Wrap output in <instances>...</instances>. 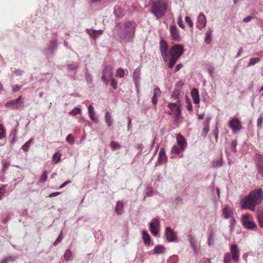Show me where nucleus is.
I'll return each mask as SVG.
<instances>
[{
	"mask_svg": "<svg viewBox=\"0 0 263 263\" xmlns=\"http://www.w3.org/2000/svg\"><path fill=\"white\" fill-rule=\"evenodd\" d=\"M191 95L195 104H198L200 101V97L198 90L196 88H194L191 92Z\"/></svg>",
	"mask_w": 263,
	"mask_h": 263,
	"instance_id": "nucleus-19",
	"label": "nucleus"
},
{
	"mask_svg": "<svg viewBox=\"0 0 263 263\" xmlns=\"http://www.w3.org/2000/svg\"><path fill=\"white\" fill-rule=\"evenodd\" d=\"M241 221L243 226L247 229L253 230L256 228V224L253 221V216L250 214L242 215Z\"/></svg>",
	"mask_w": 263,
	"mask_h": 263,
	"instance_id": "nucleus-4",
	"label": "nucleus"
},
{
	"mask_svg": "<svg viewBox=\"0 0 263 263\" xmlns=\"http://www.w3.org/2000/svg\"><path fill=\"white\" fill-rule=\"evenodd\" d=\"M255 160L258 167L259 173L263 176V157L256 154L255 156Z\"/></svg>",
	"mask_w": 263,
	"mask_h": 263,
	"instance_id": "nucleus-17",
	"label": "nucleus"
},
{
	"mask_svg": "<svg viewBox=\"0 0 263 263\" xmlns=\"http://www.w3.org/2000/svg\"><path fill=\"white\" fill-rule=\"evenodd\" d=\"M160 49L163 60L167 62L168 60V45L166 42L163 40L160 42Z\"/></svg>",
	"mask_w": 263,
	"mask_h": 263,
	"instance_id": "nucleus-10",
	"label": "nucleus"
},
{
	"mask_svg": "<svg viewBox=\"0 0 263 263\" xmlns=\"http://www.w3.org/2000/svg\"><path fill=\"white\" fill-rule=\"evenodd\" d=\"M88 114L89 117L90 119L93 121L94 122L97 123H98V120L97 117H95V112L93 110V108L92 105H89L88 106Z\"/></svg>",
	"mask_w": 263,
	"mask_h": 263,
	"instance_id": "nucleus-22",
	"label": "nucleus"
},
{
	"mask_svg": "<svg viewBox=\"0 0 263 263\" xmlns=\"http://www.w3.org/2000/svg\"><path fill=\"white\" fill-rule=\"evenodd\" d=\"M167 156L165 154L164 148H161L159 152L158 161L160 163H163L166 161Z\"/></svg>",
	"mask_w": 263,
	"mask_h": 263,
	"instance_id": "nucleus-20",
	"label": "nucleus"
},
{
	"mask_svg": "<svg viewBox=\"0 0 263 263\" xmlns=\"http://www.w3.org/2000/svg\"><path fill=\"white\" fill-rule=\"evenodd\" d=\"M214 241V234L213 232H211L210 236L209 237L208 242L209 246L213 245Z\"/></svg>",
	"mask_w": 263,
	"mask_h": 263,
	"instance_id": "nucleus-40",
	"label": "nucleus"
},
{
	"mask_svg": "<svg viewBox=\"0 0 263 263\" xmlns=\"http://www.w3.org/2000/svg\"><path fill=\"white\" fill-rule=\"evenodd\" d=\"M252 19H253V16H248L246 17H245L243 20V21L245 22V23H248L250 21H251Z\"/></svg>",
	"mask_w": 263,
	"mask_h": 263,
	"instance_id": "nucleus-55",
	"label": "nucleus"
},
{
	"mask_svg": "<svg viewBox=\"0 0 263 263\" xmlns=\"http://www.w3.org/2000/svg\"><path fill=\"white\" fill-rule=\"evenodd\" d=\"M177 23L179 26L181 28H184V25L183 24L181 15L180 14L177 18Z\"/></svg>",
	"mask_w": 263,
	"mask_h": 263,
	"instance_id": "nucleus-45",
	"label": "nucleus"
},
{
	"mask_svg": "<svg viewBox=\"0 0 263 263\" xmlns=\"http://www.w3.org/2000/svg\"><path fill=\"white\" fill-rule=\"evenodd\" d=\"M182 67V65L181 64H178L176 65V67H175V72H177L178 71H179L181 68Z\"/></svg>",
	"mask_w": 263,
	"mask_h": 263,
	"instance_id": "nucleus-59",
	"label": "nucleus"
},
{
	"mask_svg": "<svg viewBox=\"0 0 263 263\" xmlns=\"http://www.w3.org/2000/svg\"><path fill=\"white\" fill-rule=\"evenodd\" d=\"M32 141H33V139H30L29 141H28L27 142H26L22 147V149L24 151V152H27L29 149V148L31 145V144L32 143Z\"/></svg>",
	"mask_w": 263,
	"mask_h": 263,
	"instance_id": "nucleus-35",
	"label": "nucleus"
},
{
	"mask_svg": "<svg viewBox=\"0 0 263 263\" xmlns=\"http://www.w3.org/2000/svg\"><path fill=\"white\" fill-rule=\"evenodd\" d=\"M60 194V192H54V193H52L49 194V197L52 198L53 197L57 196H58V195H59Z\"/></svg>",
	"mask_w": 263,
	"mask_h": 263,
	"instance_id": "nucleus-57",
	"label": "nucleus"
},
{
	"mask_svg": "<svg viewBox=\"0 0 263 263\" xmlns=\"http://www.w3.org/2000/svg\"><path fill=\"white\" fill-rule=\"evenodd\" d=\"M165 236L168 242L176 241L177 240V237L174 231L170 227H168L165 228Z\"/></svg>",
	"mask_w": 263,
	"mask_h": 263,
	"instance_id": "nucleus-13",
	"label": "nucleus"
},
{
	"mask_svg": "<svg viewBox=\"0 0 263 263\" xmlns=\"http://www.w3.org/2000/svg\"><path fill=\"white\" fill-rule=\"evenodd\" d=\"M170 53L171 55L179 58L183 53V47L181 45H175L171 48Z\"/></svg>",
	"mask_w": 263,
	"mask_h": 263,
	"instance_id": "nucleus-8",
	"label": "nucleus"
},
{
	"mask_svg": "<svg viewBox=\"0 0 263 263\" xmlns=\"http://www.w3.org/2000/svg\"><path fill=\"white\" fill-rule=\"evenodd\" d=\"M259 61H260V59L258 58H251L250 60V62L248 65V66H251L254 65L255 64L259 62Z\"/></svg>",
	"mask_w": 263,
	"mask_h": 263,
	"instance_id": "nucleus-39",
	"label": "nucleus"
},
{
	"mask_svg": "<svg viewBox=\"0 0 263 263\" xmlns=\"http://www.w3.org/2000/svg\"><path fill=\"white\" fill-rule=\"evenodd\" d=\"M183 83L182 82L179 81V82H178L176 84V87H181L183 86Z\"/></svg>",
	"mask_w": 263,
	"mask_h": 263,
	"instance_id": "nucleus-61",
	"label": "nucleus"
},
{
	"mask_svg": "<svg viewBox=\"0 0 263 263\" xmlns=\"http://www.w3.org/2000/svg\"><path fill=\"white\" fill-rule=\"evenodd\" d=\"M161 91L158 87H157L154 90V95L152 98V101L154 105H156L157 103V98L161 96Z\"/></svg>",
	"mask_w": 263,
	"mask_h": 263,
	"instance_id": "nucleus-21",
	"label": "nucleus"
},
{
	"mask_svg": "<svg viewBox=\"0 0 263 263\" xmlns=\"http://www.w3.org/2000/svg\"><path fill=\"white\" fill-rule=\"evenodd\" d=\"M143 239L144 243L147 246H149L151 243V237L148 233L146 231H143Z\"/></svg>",
	"mask_w": 263,
	"mask_h": 263,
	"instance_id": "nucleus-31",
	"label": "nucleus"
},
{
	"mask_svg": "<svg viewBox=\"0 0 263 263\" xmlns=\"http://www.w3.org/2000/svg\"><path fill=\"white\" fill-rule=\"evenodd\" d=\"M229 125L234 133L239 131L242 128L241 122L237 118L232 119L229 121Z\"/></svg>",
	"mask_w": 263,
	"mask_h": 263,
	"instance_id": "nucleus-9",
	"label": "nucleus"
},
{
	"mask_svg": "<svg viewBox=\"0 0 263 263\" xmlns=\"http://www.w3.org/2000/svg\"><path fill=\"white\" fill-rule=\"evenodd\" d=\"M159 219L157 218L154 219L150 223V231L155 236H156L159 232Z\"/></svg>",
	"mask_w": 263,
	"mask_h": 263,
	"instance_id": "nucleus-16",
	"label": "nucleus"
},
{
	"mask_svg": "<svg viewBox=\"0 0 263 263\" xmlns=\"http://www.w3.org/2000/svg\"><path fill=\"white\" fill-rule=\"evenodd\" d=\"M115 211L118 215H121L124 212V204L122 201H118L117 202Z\"/></svg>",
	"mask_w": 263,
	"mask_h": 263,
	"instance_id": "nucleus-23",
	"label": "nucleus"
},
{
	"mask_svg": "<svg viewBox=\"0 0 263 263\" xmlns=\"http://www.w3.org/2000/svg\"><path fill=\"white\" fill-rule=\"evenodd\" d=\"M63 239L62 236V233L61 232L58 238L56 239V240L54 242L53 245L54 246H57L59 243H60Z\"/></svg>",
	"mask_w": 263,
	"mask_h": 263,
	"instance_id": "nucleus-50",
	"label": "nucleus"
},
{
	"mask_svg": "<svg viewBox=\"0 0 263 263\" xmlns=\"http://www.w3.org/2000/svg\"><path fill=\"white\" fill-rule=\"evenodd\" d=\"M263 124V117L260 116L257 121V125L258 127H261Z\"/></svg>",
	"mask_w": 263,
	"mask_h": 263,
	"instance_id": "nucleus-49",
	"label": "nucleus"
},
{
	"mask_svg": "<svg viewBox=\"0 0 263 263\" xmlns=\"http://www.w3.org/2000/svg\"><path fill=\"white\" fill-rule=\"evenodd\" d=\"M70 182V181H69V180H67V181H65L64 183H63L60 186V188L62 189V188L64 187L65 186H66L67 184H68Z\"/></svg>",
	"mask_w": 263,
	"mask_h": 263,
	"instance_id": "nucleus-60",
	"label": "nucleus"
},
{
	"mask_svg": "<svg viewBox=\"0 0 263 263\" xmlns=\"http://www.w3.org/2000/svg\"><path fill=\"white\" fill-rule=\"evenodd\" d=\"M151 12L157 18H160L165 14L167 7L166 0H151Z\"/></svg>",
	"mask_w": 263,
	"mask_h": 263,
	"instance_id": "nucleus-3",
	"label": "nucleus"
},
{
	"mask_svg": "<svg viewBox=\"0 0 263 263\" xmlns=\"http://www.w3.org/2000/svg\"><path fill=\"white\" fill-rule=\"evenodd\" d=\"M87 32L91 37H92V38H96L98 35L102 34L103 31L102 30H96L89 29L87 30Z\"/></svg>",
	"mask_w": 263,
	"mask_h": 263,
	"instance_id": "nucleus-25",
	"label": "nucleus"
},
{
	"mask_svg": "<svg viewBox=\"0 0 263 263\" xmlns=\"http://www.w3.org/2000/svg\"><path fill=\"white\" fill-rule=\"evenodd\" d=\"M5 192V185H2L0 187V199H2V197L4 196Z\"/></svg>",
	"mask_w": 263,
	"mask_h": 263,
	"instance_id": "nucleus-52",
	"label": "nucleus"
},
{
	"mask_svg": "<svg viewBox=\"0 0 263 263\" xmlns=\"http://www.w3.org/2000/svg\"><path fill=\"white\" fill-rule=\"evenodd\" d=\"M124 74H125V72L122 68H119L117 70L116 73V76L117 77L122 78L124 77Z\"/></svg>",
	"mask_w": 263,
	"mask_h": 263,
	"instance_id": "nucleus-37",
	"label": "nucleus"
},
{
	"mask_svg": "<svg viewBox=\"0 0 263 263\" xmlns=\"http://www.w3.org/2000/svg\"><path fill=\"white\" fill-rule=\"evenodd\" d=\"M78 66L77 64H70L67 65V68L70 70H75L78 68Z\"/></svg>",
	"mask_w": 263,
	"mask_h": 263,
	"instance_id": "nucleus-51",
	"label": "nucleus"
},
{
	"mask_svg": "<svg viewBox=\"0 0 263 263\" xmlns=\"http://www.w3.org/2000/svg\"><path fill=\"white\" fill-rule=\"evenodd\" d=\"M110 147L113 149H118L120 148L121 146L118 143H117L115 141H112L110 143Z\"/></svg>",
	"mask_w": 263,
	"mask_h": 263,
	"instance_id": "nucleus-44",
	"label": "nucleus"
},
{
	"mask_svg": "<svg viewBox=\"0 0 263 263\" xmlns=\"http://www.w3.org/2000/svg\"><path fill=\"white\" fill-rule=\"evenodd\" d=\"M112 77L113 72L112 67L108 65H106L102 71V80L107 85L109 79L112 78Z\"/></svg>",
	"mask_w": 263,
	"mask_h": 263,
	"instance_id": "nucleus-6",
	"label": "nucleus"
},
{
	"mask_svg": "<svg viewBox=\"0 0 263 263\" xmlns=\"http://www.w3.org/2000/svg\"><path fill=\"white\" fill-rule=\"evenodd\" d=\"M213 34V30L211 28H209L207 31L204 41L206 44H210L212 41V37Z\"/></svg>",
	"mask_w": 263,
	"mask_h": 263,
	"instance_id": "nucleus-28",
	"label": "nucleus"
},
{
	"mask_svg": "<svg viewBox=\"0 0 263 263\" xmlns=\"http://www.w3.org/2000/svg\"><path fill=\"white\" fill-rule=\"evenodd\" d=\"M105 119L107 126H111L112 125V120L111 113L109 111H107L105 113Z\"/></svg>",
	"mask_w": 263,
	"mask_h": 263,
	"instance_id": "nucleus-29",
	"label": "nucleus"
},
{
	"mask_svg": "<svg viewBox=\"0 0 263 263\" xmlns=\"http://www.w3.org/2000/svg\"><path fill=\"white\" fill-rule=\"evenodd\" d=\"M165 250V248L163 246L157 245L154 248L153 251L154 253L159 254L163 253L164 252Z\"/></svg>",
	"mask_w": 263,
	"mask_h": 263,
	"instance_id": "nucleus-30",
	"label": "nucleus"
},
{
	"mask_svg": "<svg viewBox=\"0 0 263 263\" xmlns=\"http://www.w3.org/2000/svg\"><path fill=\"white\" fill-rule=\"evenodd\" d=\"M171 37L173 40L176 41H180L181 36L179 32V30L176 25H171L170 27Z\"/></svg>",
	"mask_w": 263,
	"mask_h": 263,
	"instance_id": "nucleus-14",
	"label": "nucleus"
},
{
	"mask_svg": "<svg viewBox=\"0 0 263 263\" xmlns=\"http://www.w3.org/2000/svg\"><path fill=\"white\" fill-rule=\"evenodd\" d=\"M5 137L4 130L3 126L0 124V139L3 138Z\"/></svg>",
	"mask_w": 263,
	"mask_h": 263,
	"instance_id": "nucleus-54",
	"label": "nucleus"
},
{
	"mask_svg": "<svg viewBox=\"0 0 263 263\" xmlns=\"http://www.w3.org/2000/svg\"><path fill=\"white\" fill-rule=\"evenodd\" d=\"M66 141L69 143L70 144L72 145L74 142V138L72 135L69 134L66 138Z\"/></svg>",
	"mask_w": 263,
	"mask_h": 263,
	"instance_id": "nucleus-38",
	"label": "nucleus"
},
{
	"mask_svg": "<svg viewBox=\"0 0 263 263\" xmlns=\"http://www.w3.org/2000/svg\"><path fill=\"white\" fill-rule=\"evenodd\" d=\"M5 106L13 110L19 109L23 108L24 107V103L22 96H20L16 99H14L7 102L6 103Z\"/></svg>",
	"mask_w": 263,
	"mask_h": 263,
	"instance_id": "nucleus-5",
	"label": "nucleus"
},
{
	"mask_svg": "<svg viewBox=\"0 0 263 263\" xmlns=\"http://www.w3.org/2000/svg\"><path fill=\"white\" fill-rule=\"evenodd\" d=\"M222 214L226 219L231 217L233 215L231 209L227 205L225 206L222 209Z\"/></svg>",
	"mask_w": 263,
	"mask_h": 263,
	"instance_id": "nucleus-24",
	"label": "nucleus"
},
{
	"mask_svg": "<svg viewBox=\"0 0 263 263\" xmlns=\"http://www.w3.org/2000/svg\"><path fill=\"white\" fill-rule=\"evenodd\" d=\"M177 141L178 144L181 147L182 151H183L186 146V143L184 138L180 134H178L177 137Z\"/></svg>",
	"mask_w": 263,
	"mask_h": 263,
	"instance_id": "nucleus-18",
	"label": "nucleus"
},
{
	"mask_svg": "<svg viewBox=\"0 0 263 263\" xmlns=\"http://www.w3.org/2000/svg\"><path fill=\"white\" fill-rule=\"evenodd\" d=\"M186 108L188 110L191 111L193 109L192 105L191 102H189L186 105Z\"/></svg>",
	"mask_w": 263,
	"mask_h": 263,
	"instance_id": "nucleus-58",
	"label": "nucleus"
},
{
	"mask_svg": "<svg viewBox=\"0 0 263 263\" xmlns=\"http://www.w3.org/2000/svg\"><path fill=\"white\" fill-rule=\"evenodd\" d=\"M185 21L189 25L190 27L192 28L193 27V23L191 20L190 17L186 16L185 17Z\"/></svg>",
	"mask_w": 263,
	"mask_h": 263,
	"instance_id": "nucleus-48",
	"label": "nucleus"
},
{
	"mask_svg": "<svg viewBox=\"0 0 263 263\" xmlns=\"http://www.w3.org/2000/svg\"><path fill=\"white\" fill-rule=\"evenodd\" d=\"M242 51H243L242 48L240 47L239 50V51H238V53H237V57H239V56H240L241 54V53L242 52Z\"/></svg>",
	"mask_w": 263,
	"mask_h": 263,
	"instance_id": "nucleus-64",
	"label": "nucleus"
},
{
	"mask_svg": "<svg viewBox=\"0 0 263 263\" xmlns=\"http://www.w3.org/2000/svg\"><path fill=\"white\" fill-rule=\"evenodd\" d=\"M210 121H211V119L210 118H206V120L204 121V122L203 123V132H204L205 134H206L210 130L209 124H210Z\"/></svg>",
	"mask_w": 263,
	"mask_h": 263,
	"instance_id": "nucleus-32",
	"label": "nucleus"
},
{
	"mask_svg": "<svg viewBox=\"0 0 263 263\" xmlns=\"http://www.w3.org/2000/svg\"><path fill=\"white\" fill-rule=\"evenodd\" d=\"M230 251L232 255V259L238 262L239 260L240 252L238 246L236 244H232L230 246Z\"/></svg>",
	"mask_w": 263,
	"mask_h": 263,
	"instance_id": "nucleus-11",
	"label": "nucleus"
},
{
	"mask_svg": "<svg viewBox=\"0 0 263 263\" xmlns=\"http://www.w3.org/2000/svg\"><path fill=\"white\" fill-rule=\"evenodd\" d=\"M206 24V19L205 16L202 13H200L196 22V27L199 30L204 28Z\"/></svg>",
	"mask_w": 263,
	"mask_h": 263,
	"instance_id": "nucleus-15",
	"label": "nucleus"
},
{
	"mask_svg": "<svg viewBox=\"0 0 263 263\" xmlns=\"http://www.w3.org/2000/svg\"><path fill=\"white\" fill-rule=\"evenodd\" d=\"M10 165V162H5L3 164V171H5L8 167Z\"/></svg>",
	"mask_w": 263,
	"mask_h": 263,
	"instance_id": "nucleus-56",
	"label": "nucleus"
},
{
	"mask_svg": "<svg viewBox=\"0 0 263 263\" xmlns=\"http://www.w3.org/2000/svg\"><path fill=\"white\" fill-rule=\"evenodd\" d=\"M150 191L151 192H147V195L148 196H152L153 195V193L152 192V189L150 187V188H148V191Z\"/></svg>",
	"mask_w": 263,
	"mask_h": 263,
	"instance_id": "nucleus-63",
	"label": "nucleus"
},
{
	"mask_svg": "<svg viewBox=\"0 0 263 263\" xmlns=\"http://www.w3.org/2000/svg\"><path fill=\"white\" fill-rule=\"evenodd\" d=\"M61 155L59 153H55L53 156V160L57 163L60 161Z\"/></svg>",
	"mask_w": 263,
	"mask_h": 263,
	"instance_id": "nucleus-42",
	"label": "nucleus"
},
{
	"mask_svg": "<svg viewBox=\"0 0 263 263\" xmlns=\"http://www.w3.org/2000/svg\"><path fill=\"white\" fill-rule=\"evenodd\" d=\"M180 105V103L179 101L175 103H170L168 104V107L172 111L173 115L175 116L176 120L179 119L181 114Z\"/></svg>",
	"mask_w": 263,
	"mask_h": 263,
	"instance_id": "nucleus-7",
	"label": "nucleus"
},
{
	"mask_svg": "<svg viewBox=\"0 0 263 263\" xmlns=\"http://www.w3.org/2000/svg\"><path fill=\"white\" fill-rule=\"evenodd\" d=\"M204 114H202L198 115V118L199 120H202L204 118Z\"/></svg>",
	"mask_w": 263,
	"mask_h": 263,
	"instance_id": "nucleus-62",
	"label": "nucleus"
},
{
	"mask_svg": "<svg viewBox=\"0 0 263 263\" xmlns=\"http://www.w3.org/2000/svg\"><path fill=\"white\" fill-rule=\"evenodd\" d=\"M231 258L229 253H226L224 256L223 263H230Z\"/></svg>",
	"mask_w": 263,
	"mask_h": 263,
	"instance_id": "nucleus-43",
	"label": "nucleus"
},
{
	"mask_svg": "<svg viewBox=\"0 0 263 263\" xmlns=\"http://www.w3.org/2000/svg\"><path fill=\"white\" fill-rule=\"evenodd\" d=\"M257 220L260 228H263V209H260L258 211Z\"/></svg>",
	"mask_w": 263,
	"mask_h": 263,
	"instance_id": "nucleus-27",
	"label": "nucleus"
},
{
	"mask_svg": "<svg viewBox=\"0 0 263 263\" xmlns=\"http://www.w3.org/2000/svg\"><path fill=\"white\" fill-rule=\"evenodd\" d=\"M48 177V173L46 171L43 172L40 179L39 182L42 183H44L47 180Z\"/></svg>",
	"mask_w": 263,
	"mask_h": 263,
	"instance_id": "nucleus-34",
	"label": "nucleus"
},
{
	"mask_svg": "<svg viewBox=\"0 0 263 263\" xmlns=\"http://www.w3.org/2000/svg\"><path fill=\"white\" fill-rule=\"evenodd\" d=\"M81 113V109L79 107H74L72 110H71L69 114L71 116H74L78 114Z\"/></svg>",
	"mask_w": 263,
	"mask_h": 263,
	"instance_id": "nucleus-36",
	"label": "nucleus"
},
{
	"mask_svg": "<svg viewBox=\"0 0 263 263\" xmlns=\"http://www.w3.org/2000/svg\"><path fill=\"white\" fill-rule=\"evenodd\" d=\"M72 253L69 250H66L64 254V258L67 260H69L71 258Z\"/></svg>",
	"mask_w": 263,
	"mask_h": 263,
	"instance_id": "nucleus-41",
	"label": "nucleus"
},
{
	"mask_svg": "<svg viewBox=\"0 0 263 263\" xmlns=\"http://www.w3.org/2000/svg\"><path fill=\"white\" fill-rule=\"evenodd\" d=\"M181 147L179 148L178 146L174 145L172 148V152L176 154H179L181 152Z\"/></svg>",
	"mask_w": 263,
	"mask_h": 263,
	"instance_id": "nucleus-46",
	"label": "nucleus"
},
{
	"mask_svg": "<svg viewBox=\"0 0 263 263\" xmlns=\"http://www.w3.org/2000/svg\"><path fill=\"white\" fill-rule=\"evenodd\" d=\"M262 197V189L259 188L252 191L248 196L241 200V209L254 211L255 207L261 202Z\"/></svg>",
	"mask_w": 263,
	"mask_h": 263,
	"instance_id": "nucleus-1",
	"label": "nucleus"
},
{
	"mask_svg": "<svg viewBox=\"0 0 263 263\" xmlns=\"http://www.w3.org/2000/svg\"><path fill=\"white\" fill-rule=\"evenodd\" d=\"M178 59V58H177L176 57L171 55V58L168 63V67L170 68H172L174 66Z\"/></svg>",
	"mask_w": 263,
	"mask_h": 263,
	"instance_id": "nucleus-33",
	"label": "nucleus"
},
{
	"mask_svg": "<svg viewBox=\"0 0 263 263\" xmlns=\"http://www.w3.org/2000/svg\"><path fill=\"white\" fill-rule=\"evenodd\" d=\"M21 88V86L18 85H15L12 87V90L13 92H16L18 91H19Z\"/></svg>",
	"mask_w": 263,
	"mask_h": 263,
	"instance_id": "nucleus-53",
	"label": "nucleus"
},
{
	"mask_svg": "<svg viewBox=\"0 0 263 263\" xmlns=\"http://www.w3.org/2000/svg\"><path fill=\"white\" fill-rule=\"evenodd\" d=\"M187 237L194 254L198 255L200 250V246L198 245V243L193 236L189 235Z\"/></svg>",
	"mask_w": 263,
	"mask_h": 263,
	"instance_id": "nucleus-12",
	"label": "nucleus"
},
{
	"mask_svg": "<svg viewBox=\"0 0 263 263\" xmlns=\"http://www.w3.org/2000/svg\"><path fill=\"white\" fill-rule=\"evenodd\" d=\"M110 79H111L110 85L114 89H117V81L113 78H111Z\"/></svg>",
	"mask_w": 263,
	"mask_h": 263,
	"instance_id": "nucleus-47",
	"label": "nucleus"
},
{
	"mask_svg": "<svg viewBox=\"0 0 263 263\" xmlns=\"http://www.w3.org/2000/svg\"><path fill=\"white\" fill-rule=\"evenodd\" d=\"M136 28V24L135 22H127L119 28L118 35L125 41H131L134 36Z\"/></svg>",
	"mask_w": 263,
	"mask_h": 263,
	"instance_id": "nucleus-2",
	"label": "nucleus"
},
{
	"mask_svg": "<svg viewBox=\"0 0 263 263\" xmlns=\"http://www.w3.org/2000/svg\"><path fill=\"white\" fill-rule=\"evenodd\" d=\"M140 78V69L139 68H136L133 73V79L136 85H137Z\"/></svg>",
	"mask_w": 263,
	"mask_h": 263,
	"instance_id": "nucleus-26",
	"label": "nucleus"
}]
</instances>
